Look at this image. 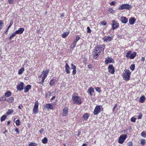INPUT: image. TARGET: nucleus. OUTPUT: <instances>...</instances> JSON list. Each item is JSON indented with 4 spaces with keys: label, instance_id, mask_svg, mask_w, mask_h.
I'll return each instance as SVG.
<instances>
[{
    "label": "nucleus",
    "instance_id": "obj_1",
    "mask_svg": "<svg viewBox=\"0 0 146 146\" xmlns=\"http://www.w3.org/2000/svg\"><path fill=\"white\" fill-rule=\"evenodd\" d=\"M105 45L102 44L95 47L94 50L92 52V57L94 58H97L100 54V52L104 51L105 48Z\"/></svg>",
    "mask_w": 146,
    "mask_h": 146
},
{
    "label": "nucleus",
    "instance_id": "obj_2",
    "mask_svg": "<svg viewBox=\"0 0 146 146\" xmlns=\"http://www.w3.org/2000/svg\"><path fill=\"white\" fill-rule=\"evenodd\" d=\"M73 103L74 104L76 103L78 104H80L82 103L80 98L75 95L72 96Z\"/></svg>",
    "mask_w": 146,
    "mask_h": 146
},
{
    "label": "nucleus",
    "instance_id": "obj_3",
    "mask_svg": "<svg viewBox=\"0 0 146 146\" xmlns=\"http://www.w3.org/2000/svg\"><path fill=\"white\" fill-rule=\"evenodd\" d=\"M125 72H123V77L124 79L126 80H128L130 79V76L131 74V72L129 70H125Z\"/></svg>",
    "mask_w": 146,
    "mask_h": 146
},
{
    "label": "nucleus",
    "instance_id": "obj_4",
    "mask_svg": "<svg viewBox=\"0 0 146 146\" xmlns=\"http://www.w3.org/2000/svg\"><path fill=\"white\" fill-rule=\"evenodd\" d=\"M131 5L126 4H123L121 5L119 8V9L121 10H123L124 9H125L127 10H129L131 9Z\"/></svg>",
    "mask_w": 146,
    "mask_h": 146
},
{
    "label": "nucleus",
    "instance_id": "obj_5",
    "mask_svg": "<svg viewBox=\"0 0 146 146\" xmlns=\"http://www.w3.org/2000/svg\"><path fill=\"white\" fill-rule=\"evenodd\" d=\"M127 137L126 134L121 135L119 138L118 143L120 144H122Z\"/></svg>",
    "mask_w": 146,
    "mask_h": 146
},
{
    "label": "nucleus",
    "instance_id": "obj_6",
    "mask_svg": "<svg viewBox=\"0 0 146 146\" xmlns=\"http://www.w3.org/2000/svg\"><path fill=\"white\" fill-rule=\"evenodd\" d=\"M113 38L112 36H108L104 37L103 38V40L104 42H108L111 41Z\"/></svg>",
    "mask_w": 146,
    "mask_h": 146
},
{
    "label": "nucleus",
    "instance_id": "obj_7",
    "mask_svg": "<svg viewBox=\"0 0 146 146\" xmlns=\"http://www.w3.org/2000/svg\"><path fill=\"white\" fill-rule=\"evenodd\" d=\"M24 85V83L23 82H21L17 86V90L21 91L23 89Z\"/></svg>",
    "mask_w": 146,
    "mask_h": 146
},
{
    "label": "nucleus",
    "instance_id": "obj_8",
    "mask_svg": "<svg viewBox=\"0 0 146 146\" xmlns=\"http://www.w3.org/2000/svg\"><path fill=\"white\" fill-rule=\"evenodd\" d=\"M100 106H96L94 110V114L95 115H97L100 112Z\"/></svg>",
    "mask_w": 146,
    "mask_h": 146
},
{
    "label": "nucleus",
    "instance_id": "obj_9",
    "mask_svg": "<svg viewBox=\"0 0 146 146\" xmlns=\"http://www.w3.org/2000/svg\"><path fill=\"white\" fill-rule=\"evenodd\" d=\"M112 29H114L115 28H117L119 26V24L115 20H113L112 21Z\"/></svg>",
    "mask_w": 146,
    "mask_h": 146
},
{
    "label": "nucleus",
    "instance_id": "obj_10",
    "mask_svg": "<svg viewBox=\"0 0 146 146\" xmlns=\"http://www.w3.org/2000/svg\"><path fill=\"white\" fill-rule=\"evenodd\" d=\"M108 69L109 70V72L111 74H114L115 70L114 68L113 67V65L112 64H110L109 65L108 67Z\"/></svg>",
    "mask_w": 146,
    "mask_h": 146
},
{
    "label": "nucleus",
    "instance_id": "obj_11",
    "mask_svg": "<svg viewBox=\"0 0 146 146\" xmlns=\"http://www.w3.org/2000/svg\"><path fill=\"white\" fill-rule=\"evenodd\" d=\"M114 60L113 59L110 57H108L105 59V63L107 64L108 63L113 62Z\"/></svg>",
    "mask_w": 146,
    "mask_h": 146
},
{
    "label": "nucleus",
    "instance_id": "obj_12",
    "mask_svg": "<svg viewBox=\"0 0 146 146\" xmlns=\"http://www.w3.org/2000/svg\"><path fill=\"white\" fill-rule=\"evenodd\" d=\"M44 108H46L48 110L49 109H52L53 108V104H46Z\"/></svg>",
    "mask_w": 146,
    "mask_h": 146
},
{
    "label": "nucleus",
    "instance_id": "obj_13",
    "mask_svg": "<svg viewBox=\"0 0 146 146\" xmlns=\"http://www.w3.org/2000/svg\"><path fill=\"white\" fill-rule=\"evenodd\" d=\"M68 113V108L66 107H65L63 110L62 115L63 116H66Z\"/></svg>",
    "mask_w": 146,
    "mask_h": 146
},
{
    "label": "nucleus",
    "instance_id": "obj_14",
    "mask_svg": "<svg viewBox=\"0 0 146 146\" xmlns=\"http://www.w3.org/2000/svg\"><path fill=\"white\" fill-rule=\"evenodd\" d=\"M24 30V28H20L18 30L15 32L17 34H21L23 32Z\"/></svg>",
    "mask_w": 146,
    "mask_h": 146
},
{
    "label": "nucleus",
    "instance_id": "obj_15",
    "mask_svg": "<svg viewBox=\"0 0 146 146\" xmlns=\"http://www.w3.org/2000/svg\"><path fill=\"white\" fill-rule=\"evenodd\" d=\"M121 21L123 23H126L128 21L126 17H122L121 18Z\"/></svg>",
    "mask_w": 146,
    "mask_h": 146
},
{
    "label": "nucleus",
    "instance_id": "obj_16",
    "mask_svg": "<svg viewBox=\"0 0 146 146\" xmlns=\"http://www.w3.org/2000/svg\"><path fill=\"white\" fill-rule=\"evenodd\" d=\"M31 86L29 84L27 85L24 88V92L26 93L28 92L31 88Z\"/></svg>",
    "mask_w": 146,
    "mask_h": 146
},
{
    "label": "nucleus",
    "instance_id": "obj_17",
    "mask_svg": "<svg viewBox=\"0 0 146 146\" xmlns=\"http://www.w3.org/2000/svg\"><path fill=\"white\" fill-rule=\"evenodd\" d=\"M136 19L134 17H131L129 20V22L130 24L133 25Z\"/></svg>",
    "mask_w": 146,
    "mask_h": 146
},
{
    "label": "nucleus",
    "instance_id": "obj_18",
    "mask_svg": "<svg viewBox=\"0 0 146 146\" xmlns=\"http://www.w3.org/2000/svg\"><path fill=\"white\" fill-rule=\"evenodd\" d=\"M65 70L67 74H68L70 73V72L69 70V69H70V68L67 63H66L65 65Z\"/></svg>",
    "mask_w": 146,
    "mask_h": 146
},
{
    "label": "nucleus",
    "instance_id": "obj_19",
    "mask_svg": "<svg viewBox=\"0 0 146 146\" xmlns=\"http://www.w3.org/2000/svg\"><path fill=\"white\" fill-rule=\"evenodd\" d=\"M49 70H44L42 72V74L44 76L43 77H45V78H46L47 75L48 74V73L49 72Z\"/></svg>",
    "mask_w": 146,
    "mask_h": 146
},
{
    "label": "nucleus",
    "instance_id": "obj_20",
    "mask_svg": "<svg viewBox=\"0 0 146 146\" xmlns=\"http://www.w3.org/2000/svg\"><path fill=\"white\" fill-rule=\"evenodd\" d=\"M89 116L90 115L88 114L87 113H86L83 115V117L84 120L86 121L89 118Z\"/></svg>",
    "mask_w": 146,
    "mask_h": 146
},
{
    "label": "nucleus",
    "instance_id": "obj_21",
    "mask_svg": "<svg viewBox=\"0 0 146 146\" xmlns=\"http://www.w3.org/2000/svg\"><path fill=\"white\" fill-rule=\"evenodd\" d=\"M145 99V97L144 96H143L141 97L139 99V101L140 102L143 103Z\"/></svg>",
    "mask_w": 146,
    "mask_h": 146
},
{
    "label": "nucleus",
    "instance_id": "obj_22",
    "mask_svg": "<svg viewBox=\"0 0 146 146\" xmlns=\"http://www.w3.org/2000/svg\"><path fill=\"white\" fill-rule=\"evenodd\" d=\"M136 55V53L134 52L132 53L129 56V57L131 59H133L135 56Z\"/></svg>",
    "mask_w": 146,
    "mask_h": 146
},
{
    "label": "nucleus",
    "instance_id": "obj_23",
    "mask_svg": "<svg viewBox=\"0 0 146 146\" xmlns=\"http://www.w3.org/2000/svg\"><path fill=\"white\" fill-rule=\"evenodd\" d=\"M13 112V110L12 109L9 110L6 113V114L8 115Z\"/></svg>",
    "mask_w": 146,
    "mask_h": 146
},
{
    "label": "nucleus",
    "instance_id": "obj_24",
    "mask_svg": "<svg viewBox=\"0 0 146 146\" xmlns=\"http://www.w3.org/2000/svg\"><path fill=\"white\" fill-rule=\"evenodd\" d=\"M11 93L9 91H7L5 94V96L9 97L11 95Z\"/></svg>",
    "mask_w": 146,
    "mask_h": 146
},
{
    "label": "nucleus",
    "instance_id": "obj_25",
    "mask_svg": "<svg viewBox=\"0 0 146 146\" xmlns=\"http://www.w3.org/2000/svg\"><path fill=\"white\" fill-rule=\"evenodd\" d=\"M24 69L23 68H21L18 71V74L19 75L21 74L24 71Z\"/></svg>",
    "mask_w": 146,
    "mask_h": 146
},
{
    "label": "nucleus",
    "instance_id": "obj_26",
    "mask_svg": "<svg viewBox=\"0 0 146 146\" xmlns=\"http://www.w3.org/2000/svg\"><path fill=\"white\" fill-rule=\"evenodd\" d=\"M69 32H66L63 33L62 35V38H65L69 34Z\"/></svg>",
    "mask_w": 146,
    "mask_h": 146
},
{
    "label": "nucleus",
    "instance_id": "obj_27",
    "mask_svg": "<svg viewBox=\"0 0 146 146\" xmlns=\"http://www.w3.org/2000/svg\"><path fill=\"white\" fill-rule=\"evenodd\" d=\"M17 34L15 32L13 33L10 36V37L9 38V39L10 40H11L12 38L14 36H15Z\"/></svg>",
    "mask_w": 146,
    "mask_h": 146
},
{
    "label": "nucleus",
    "instance_id": "obj_28",
    "mask_svg": "<svg viewBox=\"0 0 146 146\" xmlns=\"http://www.w3.org/2000/svg\"><path fill=\"white\" fill-rule=\"evenodd\" d=\"M7 117V116L6 115H4L2 116L1 119V121H3L5 120Z\"/></svg>",
    "mask_w": 146,
    "mask_h": 146
},
{
    "label": "nucleus",
    "instance_id": "obj_29",
    "mask_svg": "<svg viewBox=\"0 0 146 146\" xmlns=\"http://www.w3.org/2000/svg\"><path fill=\"white\" fill-rule=\"evenodd\" d=\"M14 100V98L13 97H10V98L8 100V102L9 103H11Z\"/></svg>",
    "mask_w": 146,
    "mask_h": 146
},
{
    "label": "nucleus",
    "instance_id": "obj_30",
    "mask_svg": "<svg viewBox=\"0 0 146 146\" xmlns=\"http://www.w3.org/2000/svg\"><path fill=\"white\" fill-rule=\"evenodd\" d=\"M48 139L46 137H45L42 140V142L43 143L46 144L47 143Z\"/></svg>",
    "mask_w": 146,
    "mask_h": 146
},
{
    "label": "nucleus",
    "instance_id": "obj_31",
    "mask_svg": "<svg viewBox=\"0 0 146 146\" xmlns=\"http://www.w3.org/2000/svg\"><path fill=\"white\" fill-rule=\"evenodd\" d=\"M34 108H38V102L37 101H36L35 103L34 106Z\"/></svg>",
    "mask_w": 146,
    "mask_h": 146
},
{
    "label": "nucleus",
    "instance_id": "obj_32",
    "mask_svg": "<svg viewBox=\"0 0 146 146\" xmlns=\"http://www.w3.org/2000/svg\"><path fill=\"white\" fill-rule=\"evenodd\" d=\"M76 43L73 42L71 45L70 47L71 48H73L76 46Z\"/></svg>",
    "mask_w": 146,
    "mask_h": 146
},
{
    "label": "nucleus",
    "instance_id": "obj_33",
    "mask_svg": "<svg viewBox=\"0 0 146 146\" xmlns=\"http://www.w3.org/2000/svg\"><path fill=\"white\" fill-rule=\"evenodd\" d=\"M80 37L78 36H77L76 38L74 40V42L76 43L80 39Z\"/></svg>",
    "mask_w": 146,
    "mask_h": 146
},
{
    "label": "nucleus",
    "instance_id": "obj_34",
    "mask_svg": "<svg viewBox=\"0 0 146 146\" xmlns=\"http://www.w3.org/2000/svg\"><path fill=\"white\" fill-rule=\"evenodd\" d=\"M54 83L55 81H53V80L52 79L50 80L49 83V84L50 86H52L54 84Z\"/></svg>",
    "mask_w": 146,
    "mask_h": 146
},
{
    "label": "nucleus",
    "instance_id": "obj_35",
    "mask_svg": "<svg viewBox=\"0 0 146 146\" xmlns=\"http://www.w3.org/2000/svg\"><path fill=\"white\" fill-rule=\"evenodd\" d=\"M29 146H37V144L35 143H31L29 144Z\"/></svg>",
    "mask_w": 146,
    "mask_h": 146
},
{
    "label": "nucleus",
    "instance_id": "obj_36",
    "mask_svg": "<svg viewBox=\"0 0 146 146\" xmlns=\"http://www.w3.org/2000/svg\"><path fill=\"white\" fill-rule=\"evenodd\" d=\"M132 52L131 51H128L126 55V56L127 58H129V56L130 55V54H131Z\"/></svg>",
    "mask_w": 146,
    "mask_h": 146
},
{
    "label": "nucleus",
    "instance_id": "obj_37",
    "mask_svg": "<svg viewBox=\"0 0 146 146\" xmlns=\"http://www.w3.org/2000/svg\"><path fill=\"white\" fill-rule=\"evenodd\" d=\"M38 108H34L33 109V112L34 113H38Z\"/></svg>",
    "mask_w": 146,
    "mask_h": 146
},
{
    "label": "nucleus",
    "instance_id": "obj_38",
    "mask_svg": "<svg viewBox=\"0 0 146 146\" xmlns=\"http://www.w3.org/2000/svg\"><path fill=\"white\" fill-rule=\"evenodd\" d=\"M88 92H90L91 93H93L94 92V89L93 88H89L88 90Z\"/></svg>",
    "mask_w": 146,
    "mask_h": 146
},
{
    "label": "nucleus",
    "instance_id": "obj_39",
    "mask_svg": "<svg viewBox=\"0 0 146 146\" xmlns=\"http://www.w3.org/2000/svg\"><path fill=\"white\" fill-rule=\"evenodd\" d=\"M135 68V66L134 64H132L130 67V68L132 71L134 70Z\"/></svg>",
    "mask_w": 146,
    "mask_h": 146
},
{
    "label": "nucleus",
    "instance_id": "obj_40",
    "mask_svg": "<svg viewBox=\"0 0 146 146\" xmlns=\"http://www.w3.org/2000/svg\"><path fill=\"white\" fill-rule=\"evenodd\" d=\"M45 79V77H42V80L41 81L39 82V83L41 84H43Z\"/></svg>",
    "mask_w": 146,
    "mask_h": 146
},
{
    "label": "nucleus",
    "instance_id": "obj_41",
    "mask_svg": "<svg viewBox=\"0 0 146 146\" xmlns=\"http://www.w3.org/2000/svg\"><path fill=\"white\" fill-rule=\"evenodd\" d=\"M141 135L143 137H146V132L143 131L141 133Z\"/></svg>",
    "mask_w": 146,
    "mask_h": 146
},
{
    "label": "nucleus",
    "instance_id": "obj_42",
    "mask_svg": "<svg viewBox=\"0 0 146 146\" xmlns=\"http://www.w3.org/2000/svg\"><path fill=\"white\" fill-rule=\"evenodd\" d=\"M4 24L3 22V21H0V29H1L3 27Z\"/></svg>",
    "mask_w": 146,
    "mask_h": 146
},
{
    "label": "nucleus",
    "instance_id": "obj_43",
    "mask_svg": "<svg viewBox=\"0 0 146 146\" xmlns=\"http://www.w3.org/2000/svg\"><path fill=\"white\" fill-rule=\"evenodd\" d=\"M100 24L101 25H106V23L105 21H101L100 23Z\"/></svg>",
    "mask_w": 146,
    "mask_h": 146
},
{
    "label": "nucleus",
    "instance_id": "obj_44",
    "mask_svg": "<svg viewBox=\"0 0 146 146\" xmlns=\"http://www.w3.org/2000/svg\"><path fill=\"white\" fill-rule=\"evenodd\" d=\"M146 143L145 140L144 139H142L141 141V144L142 145H144Z\"/></svg>",
    "mask_w": 146,
    "mask_h": 146
},
{
    "label": "nucleus",
    "instance_id": "obj_45",
    "mask_svg": "<svg viewBox=\"0 0 146 146\" xmlns=\"http://www.w3.org/2000/svg\"><path fill=\"white\" fill-rule=\"evenodd\" d=\"M16 123L17 125H19L20 124V121L18 119L16 121Z\"/></svg>",
    "mask_w": 146,
    "mask_h": 146
},
{
    "label": "nucleus",
    "instance_id": "obj_46",
    "mask_svg": "<svg viewBox=\"0 0 146 146\" xmlns=\"http://www.w3.org/2000/svg\"><path fill=\"white\" fill-rule=\"evenodd\" d=\"M71 68L73 70H74L76 68V66H74L72 63L71 64Z\"/></svg>",
    "mask_w": 146,
    "mask_h": 146
},
{
    "label": "nucleus",
    "instance_id": "obj_47",
    "mask_svg": "<svg viewBox=\"0 0 146 146\" xmlns=\"http://www.w3.org/2000/svg\"><path fill=\"white\" fill-rule=\"evenodd\" d=\"M87 33H91V30H90V27H87Z\"/></svg>",
    "mask_w": 146,
    "mask_h": 146
},
{
    "label": "nucleus",
    "instance_id": "obj_48",
    "mask_svg": "<svg viewBox=\"0 0 146 146\" xmlns=\"http://www.w3.org/2000/svg\"><path fill=\"white\" fill-rule=\"evenodd\" d=\"M108 11L111 13H112L114 12L113 9L111 8H110L108 9Z\"/></svg>",
    "mask_w": 146,
    "mask_h": 146
},
{
    "label": "nucleus",
    "instance_id": "obj_49",
    "mask_svg": "<svg viewBox=\"0 0 146 146\" xmlns=\"http://www.w3.org/2000/svg\"><path fill=\"white\" fill-rule=\"evenodd\" d=\"M13 131H16V132L18 133H19V130L18 129V128H14L13 129Z\"/></svg>",
    "mask_w": 146,
    "mask_h": 146
},
{
    "label": "nucleus",
    "instance_id": "obj_50",
    "mask_svg": "<svg viewBox=\"0 0 146 146\" xmlns=\"http://www.w3.org/2000/svg\"><path fill=\"white\" fill-rule=\"evenodd\" d=\"M95 88L97 91L98 92H100L101 91L99 87H96Z\"/></svg>",
    "mask_w": 146,
    "mask_h": 146
},
{
    "label": "nucleus",
    "instance_id": "obj_51",
    "mask_svg": "<svg viewBox=\"0 0 146 146\" xmlns=\"http://www.w3.org/2000/svg\"><path fill=\"white\" fill-rule=\"evenodd\" d=\"M6 100V98L5 97H1L0 98V101H2L3 100Z\"/></svg>",
    "mask_w": 146,
    "mask_h": 146
},
{
    "label": "nucleus",
    "instance_id": "obj_52",
    "mask_svg": "<svg viewBox=\"0 0 146 146\" xmlns=\"http://www.w3.org/2000/svg\"><path fill=\"white\" fill-rule=\"evenodd\" d=\"M142 114L141 113H140L138 116V119H141L142 117Z\"/></svg>",
    "mask_w": 146,
    "mask_h": 146
},
{
    "label": "nucleus",
    "instance_id": "obj_53",
    "mask_svg": "<svg viewBox=\"0 0 146 146\" xmlns=\"http://www.w3.org/2000/svg\"><path fill=\"white\" fill-rule=\"evenodd\" d=\"M136 118L133 117H132L131 119V121L133 122H135V121Z\"/></svg>",
    "mask_w": 146,
    "mask_h": 146
},
{
    "label": "nucleus",
    "instance_id": "obj_54",
    "mask_svg": "<svg viewBox=\"0 0 146 146\" xmlns=\"http://www.w3.org/2000/svg\"><path fill=\"white\" fill-rule=\"evenodd\" d=\"M51 93L50 92H47L46 94V97L47 96H51Z\"/></svg>",
    "mask_w": 146,
    "mask_h": 146
},
{
    "label": "nucleus",
    "instance_id": "obj_55",
    "mask_svg": "<svg viewBox=\"0 0 146 146\" xmlns=\"http://www.w3.org/2000/svg\"><path fill=\"white\" fill-rule=\"evenodd\" d=\"M132 143L131 141L127 143V146H132Z\"/></svg>",
    "mask_w": 146,
    "mask_h": 146
},
{
    "label": "nucleus",
    "instance_id": "obj_56",
    "mask_svg": "<svg viewBox=\"0 0 146 146\" xmlns=\"http://www.w3.org/2000/svg\"><path fill=\"white\" fill-rule=\"evenodd\" d=\"M13 23L12 22H10V23L9 25V26H8V29H9L10 28L11 26L13 24Z\"/></svg>",
    "mask_w": 146,
    "mask_h": 146
},
{
    "label": "nucleus",
    "instance_id": "obj_57",
    "mask_svg": "<svg viewBox=\"0 0 146 146\" xmlns=\"http://www.w3.org/2000/svg\"><path fill=\"white\" fill-rule=\"evenodd\" d=\"M76 73V69L74 70H73V71L72 72V74L73 75L75 74Z\"/></svg>",
    "mask_w": 146,
    "mask_h": 146
},
{
    "label": "nucleus",
    "instance_id": "obj_58",
    "mask_svg": "<svg viewBox=\"0 0 146 146\" xmlns=\"http://www.w3.org/2000/svg\"><path fill=\"white\" fill-rule=\"evenodd\" d=\"M13 0H8V1L10 4H12L13 3Z\"/></svg>",
    "mask_w": 146,
    "mask_h": 146
},
{
    "label": "nucleus",
    "instance_id": "obj_59",
    "mask_svg": "<svg viewBox=\"0 0 146 146\" xmlns=\"http://www.w3.org/2000/svg\"><path fill=\"white\" fill-rule=\"evenodd\" d=\"M117 106V104H115L114 106L113 107V111H114V110H115V109L116 108V107Z\"/></svg>",
    "mask_w": 146,
    "mask_h": 146
},
{
    "label": "nucleus",
    "instance_id": "obj_60",
    "mask_svg": "<svg viewBox=\"0 0 146 146\" xmlns=\"http://www.w3.org/2000/svg\"><path fill=\"white\" fill-rule=\"evenodd\" d=\"M115 4V2L114 1H112L110 3V4L111 5H113Z\"/></svg>",
    "mask_w": 146,
    "mask_h": 146
},
{
    "label": "nucleus",
    "instance_id": "obj_61",
    "mask_svg": "<svg viewBox=\"0 0 146 146\" xmlns=\"http://www.w3.org/2000/svg\"><path fill=\"white\" fill-rule=\"evenodd\" d=\"M43 128H42L41 129L40 131H39L41 134H42V133L43 132Z\"/></svg>",
    "mask_w": 146,
    "mask_h": 146
},
{
    "label": "nucleus",
    "instance_id": "obj_62",
    "mask_svg": "<svg viewBox=\"0 0 146 146\" xmlns=\"http://www.w3.org/2000/svg\"><path fill=\"white\" fill-rule=\"evenodd\" d=\"M88 67L89 69H91L92 68L91 65L90 64L88 65Z\"/></svg>",
    "mask_w": 146,
    "mask_h": 146
},
{
    "label": "nucleus",
    "instance_id": "obj_63",
    "mask_svg": "<svg viewBox=\"0 0 146 146\" xmlns=\"http://www.w3.org/2000/svg\"><path fill=\"white\" fill-rule=\"evenodd\" d=\"M55 98V96H53L52 98H51V99H50V100H51V101L53 99H54Z\"/></svg>",
    "mask_w": 146,
    "mask_h": 146
},
{
    "label": "nucleus",
    "instance_id": "obj_64",
    "mask_svg": "<svg viewBox=\"0 0 146 146\" xmlns=\"http://www.w3.org/2000/svg\"><path fill=\"white\" fill-rule=\"evenodd\" d=\"M64 16V13H62L60 16V17L62 18V17H63Z\"/></svg>",
    "mask_w": 146,
    "mask_h": 146
}]
</instances>
